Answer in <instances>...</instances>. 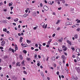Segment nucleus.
Segmentation results:
<instances>
[{
    "label": "nucleus",
    "mask_w": 80,
    "mask_h": 80,
    "mask_svg": "<svg viewBox=\"0 0 80 80\" xmlns=\"http://www.w3.org/2000/svg\"><path fill=\"white\" fill-rule=\"evenodd\" d=\"M43 8L45 10H46L47 11L48 10V8L46 5L44 6L43 7Z\"/></svg>",
    "instance_id": "nucleus-1"
},
{
    "label": "nucleus",
    "mask_w": 80,
    "mask_h": 80,
    "mask_svg": "<svg viewBox=\"0 0 80 80\" xmlns=\"http://www.w3.org/2000/svg\"><path fill=\"white\" fill-rule=\"evenodd\" d=\"M62 58H63V59H64V58H65V56L64 55L62 56Z\"/></svg>",
    "instance_id": "nucleus-33"
},
{
    "label": "nucleus",
    "mask_w": 80,
    "mask_h": 80,
    "mask_svg": "<svg viewBox=\"0 0 80 80\" xmlns=\"http://www.w3.org/2000/svg\"><path fill=\"white\" fill-rule=\"evenodd\" d=\"M67 42L68 43H69V45H72V42H71L69 40H67Z\"/></svg>",
    "instance_id": "nucleus-7"
},
{
    "label": "nucleus",
    "mask_w": 80,
    "mask_h": 80,
    "mask_svg": "<svg viewBox=\"0 0 80 80\" xmlns=\"http://www.w3.org/2000/svg\"><path fill=\"white\" fill-rule=\"evenodd\" d=\"M9 68L10 69H12V65H9Z\"/></svg>",
    "instance_id": "nucleus-49"
},
{
    "label": "nucleus",
    "mask_w": 80,
    "mask_h": 80,
    "mask_svg": "<svg viewBox=\"0 0 80 80\" xmlns=\"http://www.w3.org/2000/svg\"><path fill=\"white\" fill-rule=\"evenodd\" d=\"M80 20H78V21H77V23H80Z\"/></svg>",
    "instance_id": "nucleus-61"
},
{
    "label": "nucleus",
    "mask_w": 80,
    "mask_h": 80,
    "mask_svg": "<svg viewBox=\"0 0 80 80\" xmlns=\"http://www.w3.org/2000/svg\"><path fill=\"white\" fill-rule=\"evenodd\" d=\"M52 39H49V41H48L49 43H50L52 42Z\"/></svg>",
    "instance_id": "nucleus-30"
},
{
    "label": "nucleus",
    "mask_w": 80,
    "mask_h": 80,
    "mask_svg": "<svg viewBox=\"0 0 80 80\" xmlns=\"http://www.w3.org/2000/svg\"><path fill=\"white\" fill-rule=\"evenodd\" d=\"M14 46L15 47V50H18V47H17V45L15 44L14 45Z\"/></svg>",
    "instance_id": "nucleus-8"
},
{
    "label": "nucleus",
    "mask_w": 80,
    "mask_h": 80,
    "mask_svg": "<svg viewBox=\"0 0 80 80\" xmlns=\"http://www.w3.org/2000/svg\"><path fill=\"white\" fill-rule=\"evenodd\" d=\"M9 3V4L8 5L9 6H12V4L10 3Z\"/></svg>",
    "instance_id": "nucleus-35"
},
{
    "label": "nucleus",
    "mask_w": 80,
    "mask_h": 80,
    "mask_svg": "<svg viewBox=\"0 0 80 80\" xmlns=\"http://www.w3.org/2000/svg\"><path fill=\"white\" fill-rule=\"evenodd\" d=\"M12 48H10L9 49L8 51H9V52H10V51H11V50H12Z\"/></svg>",
    "instance_id": "nucleus-40"
},
{
    "label": "nucleus",
    "mask_w": 80,
    "mask_h": 80,
    "mask_svg": "<svg viewBox=\"0 0 80 80\" xmlns=\"http://www.w3.org/2000/svg\"><path fill=\"white\" fill-rule=\"evenodd\" d=\"M23 73H24V74H27V72H26L25 71H23Z\"/></svg>",
    "instance_id": "nucleus-34"
},
{
    "label": "nucleus",
    "mask_w": 80,
    "mask_h": 80,
    "mask_svg": "<svg viewBox=\"0 0 80 80\" xmlns=\"http://www.w3.org/2000/svg\"><path fill=\"white\" fill-rule=\"evenodd\" d=\"M66 25H69V22H67L66 23Z\"/></svg>",
    "instance_id": "nucleus-38"
},
{
    "label": "nucleus",
    "mask_w": 80,
    "mask_h": 80,
    "mask_svg": "<svg viewBox=\"0 0 80 80\" xmlns=\"http://www.w3.org/2000/svg\"><path fill=\"white\" fill-rule=\"evenodd\" d=\"M35 51H38V49H36L35 50Z\"/></svg>",
    "instance_id": "nucleus-62"
},
{
    "label": "nucleus",
    "mask_w": 80,
    "mask_h": 80,
    "mask_svg": "<svg viewBox=\"0 0 80 80\" xmlns=\"http://www.w3.org/2000/svg\"><path fill=\"white\" fill-rule=\"evenodd\" d=\"M40 7H43V5H42V3H41L40 4Z\"/></svg>",
    "instance_id": "nucleus-54"
},
{
    "label": "nucleus",
    "mask_w": 80,
    "mask_h": 80,
    "mask_svg": "<svg viewBox=\"0 0 80 80\" xmlns=\"http://www.w3.org/2000/svg\"><path fill=\"white\" fill-rule=\"evenodd\" d=\"M72 80H77V79L75 78H74Z\"/></svg>",
    "instance_id": "nucleus-64"
},
{
    "label": "nucleus",
    "mask_w": 80,
    "mask_h": 80,
    "mask_svg": "<svg viewBox=\"0 0 80 80\" xmlns=\"http://www.w3.org/2000/svg\"><path fill=\"white\" fill-rule=\"evenodd\" d=\"M61 9H62V8H61V7L59 8H58V10H61Z\"/></svg>",
    "instance_id": "nucleus-59"
},
{
    "label": "nucleus",
    "mask_w": 80,
    "mask_h": 80,
    "mask_svg": "<svg viewBox=\"0 0 80 80\" xmlns=\"http://www.w3.org/2000/svg\"><path fill=\"white\" fill-rule=\"evenodd\" d=\"M3 49V48L2 47H0V49H1V50H2V49Z\"/></svg>",
    "instance_id": "nucleus-46"
},
{
    "label": "nucleus",
    "mask_w": 80,
    "mask_h": 80,
    "mask_svg": "<svg viewBox=\"0 0 80 80\" xmlns=\"http://www.w3.org/2000/svg\"><path fill=\"white\" fill-rule=\"evenodd\" d=\"M2 5H3V3H2V2H1L0 3V6H2Z\"/></svg>",
    "instance_id": "nucleus-47"
},
{
    "label": "nucleus",
    "mask_w": 80,
    "mask_h": 80,
    "mask_svg": "<svg viewBox=\"0 0 80 80\" xmlns=\"http://www.w3.org/2000/svg\"><path fill=\"white\" fill-rule=\"evenodd\" d=\"M60 27L58 28L57 29V30H58H58H60Z\"/></svg>",
    "instance_id": "nucleus-39"
},
{
    "label": "nucleus",
    "mask_w": 80,
    "mask_h": 80,
    "mask_svg": "<svg viewBox=\"0 0 80 80\" xmlns=\"http://www.w3.org/2000/svg\"><path fill=\"white\" fill-rule=\"evenodd\" d=\"M37 65L38 66V67H39L40 64V63H37Z\"/></svg>",
    "instance_id": "nucleus-48"
},
{
    "label": "nucleus",
    "mask_w": 80,
    "mask_h": 80,
    "mask_svg": "<svg viewBox=\"0 0 80 80\" xmlns=\"http://www.w3.org/2000/svg\"><path fill=\"white\" fill-rule=\"evenodd\" d=\"M80 51V48H78L76 50V52H77L78 53H79Z\"/></svg>",
    "instance_id": "nucleus-4"
},
{
    "label": "nucleus",
    "mask_w": 80,
    "mask_h": 80,
    "mask_svg": "<svg viewBox=\"0 0 80 80\" xmlns=\"http://www.w3.org/2000/svg\"><path fill=\"white\" fill-rule=\"evenodd\" d=\"M19 58L21 60H22L23 59V57H22V55H19Z\"/></svg>",
    "instance_id": "nucleus-11"
},
{
    "label": "nucleus",
    "mask_w": 80,
    "mask_h": 80,
    "mask_svg": "<svg viewBox=\"0 0 80 80\" xmlns=\"http://www.w3.org/2000/svg\"><path fill=\"white\" fill-rule=\"evenodd\" d=\"M47 44L48 45H50V42H49L48 41V43H47Z\"/></svg>",
    "instance_id": "nucleus-56"
},
{
    "label": "nucleus",
    "mask_w": 80,
    "mask_h": 80,
    "mask_svg": "<svg viewBox=\"0 0 80 80\" xmlns=\"http://www.w3.org/2000/svg\"><path fill=\"white\" fill-rule=\"evenodd\" d=\"M4 12H7V9H4Z\"/></svg>",
    "instance_id": "nucleus-60"
},
{
    "label": "nucleus",
    "mask_w": 80,
    "mask_h": 80,
    "mask_svg": "<svg viewBox=\"0 0 80 80\" xmlns=\"http://www.w3.org/2000/svg\"><path fill=\"white\" fill-rule=\"evenodd\" d=\"M44 2L45 3H47V0H44Z\"/></svg>",
    "instance_id": "nucleus-57"
},
{
    "label": "nucleus",
    "mask_w": 80,
    "mask_h": 80,
    "mask_svg": "<svg viewBox=\"0 0 80 80\" xmlns=\"http://www.w3.org/2000/svg\"><path fill=\"white\" fill-rule=\"evenodd\" d=\"M37 27H35L34 28H33V29L34 30H36V29H37Z\"/></svg>",
    "instance_id": "nucleus-45"
},
{
    "label": "nucleus",
    "mask_w": 80,
    "mask_h": 80,
    "mask_svg": "<svg viewBox=\"0 0 80 80\" xmlns=\"http://www.w3.org/2000/svg\"><path fill=\"white\" fill-rule=\"evenodd\" d=\"M74 37L75 38L77 39V38H78V34H75L74 36Z\"/></svg>",
    "instance_id": "nucleus-6"
},
{
    "label": "nucleus",
    "mask_w": 80,
    "mask_h": 80,
    "mask_svg": "<svg viewBox=\"0 0 80 80\" xmlns=\"http://www.w3.org/2000/svg\"><path fill=\"white\" fill-rule=\"evenodd\" d=\"M23 53H27V51L25 50H24L23 51Z\"/></svg>",
    "instance_id": "nucleus-25"
},
{
    "label": "nucleus",
    "mask_w": 80,
    "mask_h": 80,
    "mask_svg": "<svg viewBox=\"0 0 80 80\" xmlns=\"http://www.w3.org/2000/svg\"><path fill=\"white\" fill-rule=\"evenodd\" d=\"M60 20H58L57 22L56 23V24H58V23H60Z\"/></svg>",
    "instance_id": "nucleus-15"
},
{
    "label": "nucleus",
    "mask_w": 80,
    "mask_h": 80,
    "mask_svg": "<svg viewBox=\"0 0 80 80\" xmlns=\"http://www.w3.org/2000/svg\"><path fill=\"white\" fill-rule=\"evenodd\" d=\"M41 74L42 76V77H44V74H43V73L42 72L41 73Z\"/></svg>",
    "instance_id": "nucleus-23"
},
{
    "label": "nucleus",
    "mask_w": 80,
    "mask_h": 80,
    "mask_svg": "<svg viewBox=\"0 0 80 80\" xmlns=\"http://www.w3.org/2000/svg\"><path fill=\"white\" fill-rule=\"evenodd\" d=\"M31 50H34V48L33 47H31Z\"/></svg>",
    "instance_id": "nucleus-53"
},
{
    "label": "nucleus",
    "mask_w": 80,
    "mask_h": 80,
    "mask_svg": "<svg viewBox=\"0 0 80 80\" xmlns=\"http://www.w3.org/2000/svg\"><path fill=\"white\" fill-rule=\"evenodd\" d=\"M3 32H6L7 31V28H5V29H3Z\"/></svg>",
    "instance_id": "nucleus-20"
},
{
    "label": "nucleus",
    "mask_w": 80,
    "mask_h": 80,
    "mask_svg": "<svg viewBox=\"0 0 80 80\" xmlns=\"http://www.w3.org/2000/svg\"><path fill=\"white\" fill-rule=\"evenodd\" d=\"M21 45L23 47H26V44H23V43H22L21 44Z\"/></svg>",
    "instance_id": "nucleus-10"
},
{
    "label": "nucleus",
    "mask_w": 80,
    "mask_h": 80,
    "mask_svg": "<svg viewBox=\"0 0 80 80\" xmlns=\"http://www.w3.org/2000/svg\"><path fill=\"white\" fill-rule=\"evenodd\" d=\"M37 54H35L34 55V58H37Z\"/></svg>",
    "instance_id": "nucleus-31"
},
{
    "label": "nucleus",
    "mask_w": 80,
    "mask_h": 80,
    "mask_svg": "<svg viewBox=\"0 0 80 80\" xmlns=\"http://www.w3.org/2000/svg\"><path fill=\"white\" fill-rule=\"evenodd\" d=\"M8 58V56H4V59H6V58Z\"/></svg>",
    "instance_id": "nucleus-26"
},
{
    "label": "nucleus",
    "mask_w": 80,
    "mask_h": 80,
    "mask_svg": "<svg viewBox=\"0 0 80 80\" xmlns=\"http://www.w3.org/2000/svg\"><path fill=\"white\" fill-rule=\"evenodd\" d=\"M23 39V38L22 37H21L20 38V42H22V39Z\"/></svg>",
    "instance_id": "nucleus-12"
},
{
    "label": "nucleus",
    "mask_w": 80,
    "mask_h": 80,
    "mask_svg": "<svg viewBox=\"0 0 80 80\" xmlns=\"http://www.w3.org/2000/svg\"><path fill=\"white\" fill-rule=\"evenodd\" d=\"M27 42L28 43H31V41L28 40H27Z\"/></svg>",
    "instance_id": "nucleus-16"
},
{
    "label": "nucleus",
    "mask_w": 80,
    "mask_h": 80,
    "mask_svg": "<svg viewBox=\"0 0 80 80\" xmlns=\"http://www.w3.org/2000/svg\"><path fill=\"white\" fill-rule=\"evenodd\" d=\"M26 60H28V61H30V58H27Z\"/></svg>",
    "instance_id": "nucleus-24"
},
{
    "label": "nucleus",
    "mask_w": 80,
    "mask_h": 80,
    "mask_svg": "<svg viewBox=\"0 0 80 80\" xmlns=\"http://www.w3.org/2000/svg\"><path fill=\"white\" fill-rule=\"evenodd\" d=\"M77 31L78 32H79L80 30V28H78L76 29Z\"/></svg>",
    "instance_id": "nucleus-18"
},
{
    "label": "nucleus",
    "mask_w": 80,
    "mask_h": 80,
    "mask_svg": "<svg viewBox=\"0 0 80 80\" xmlns=\"http://www.w3.org/2000/svg\"><path fill=\"white\" fill-rule=\"evenodd\" d=\"M54 45H58V43L57 42H55L53 44Z\"/></svg>",
    "instance_id": "nucleus-29"
},
{
    "label": "nucleus",
    "mask_w": 80,
    "mask_h": 80,
    "mask_svg": "<svg viewBox=\"0 0 80 80\" xmlns=\"http://www.w3.org/2000/svg\"><path fill=\"white\" fill-rule=\"evenodd\" d=\"M18 20V18H16L14 20V22H17Z\"/></svg>",
    "instance_id": "nucleus-14"
},
{
    "label": "nucleus",
    "mask_w": 80,
    "mask_h": 80,
    "mask_svg": "<svg viewBox=\"0 0 80 80\" xmlns=\"http://www.w3.org/2000/svg\"><path fill=\"white\" fill-rule=\"evenodd\" d=\"M9 39L10 40H13V38H12L10 37L9 38Z\"/></svg>",
    "instance_id": "nucleus-19"
},
{
    "label": "nucleus",
    "mask_w": 80,
    "mask_h": 80,
    "mask_svg": "<svg viewBox=\"0 0 80 80\" xmlns=\"http://www.w3.org/2000/svg\"><path fill=\"white\" fill-rule=\"evenodd\" d=\"M24 62H25V60H23V61L22 62V65H23V64H24Z\"/></svg>",
    "instance_id": "nucleus-37"
},
{
    "label": "nucleus",
    "mask_w": 80,
    "mask_h": 80,
    "mask_svg": "<svg viewBox=\"0 0 80 80\" xmlns=\"http://www.w3.org/2000/svg\"><path fill=\"white\" fill-rule=\"evenodd\" d=\"M67 50V48H64L63 50H64V51H66V50Z\"/></svg>",
    "instance_id": "nucleus-28"
},
{
    "label": "nucleus",
    "mask_w": 80,
    "mask_h": 80,
    "mask_svg": "<svg viewBox=\"0 0 80 80\" xmlns=\"http://www.w3.org/2000/svg\"><path fill=\"white\" fill-rule=\"evenodd\" d=\"M66 66L67 67H68V63L66 64Z\"/></svg>",
    "instance_id": "nucleus-63"
},
{
    "label": "nucleus",
    "mask_w": 80,
    "mask_h": 80,
    "mask_svg": "<svg viewBox=\"0 0 80 80\" xmlns=\"http://www.w3.org/2000/svg\"><path fill=\"white\" fill-rule=\"evenodd\" d=\"M75 68L78 72H80V68L78 67V68Z\"/></svg>",
    "instance_id": "nucleus-3"
},
{
    "label": "nucleus",
    "mask_w": 80,
    "mask_h": 80,
    "mask_svg": "<svg viewBox=\"0 0 80 80\" xmlns=\"http://www.w3.org/2000/svg\"><path fill=\"white\" fill-rule=\"evenodd\" d=\"M55 2H56V3H58L59 5H60V2L59 0H56L55 1Z\"/></svg>",
    "instance_id": "nucleus-5"
},
{
    "label": "nucleus",
    "mask_w": 80,
    "mask_h": 80,
    "mask_svg": "<svg viewBox=\"0 0 80 80\" xmlns=\"http://www.w3.org/2000/svg\"><path fill=\"white\" fill-rule=\"evenodd\" d=\"M8 20H10V19H11V17H8Z\"/></svg>",
    "instance_id": "nucleus-50"
},
{
    "label": "nucleus",
    "mask_w": 80,
    "mask_h": 80,
    "mask_svg": "<svg viewBox=\"0 0 80 80\" xmlns=\"http://www.w3.org/2000/svg\"><path fill=\"white\" fill-rule=\"evenodd\" d=\"M59 72L58 71V72H57V74L58 75H59Z\"/></svg>",
    "instance_id": "nucleus-42"
},
{
    "label": "nucleus",
    "mask_w": 80,
    "mask_h": 80,
    "mask_svg": "<svg viewBox=\"0 0 80 80\" xmlns=\"http://www.w3.org/2000/svg\"><path fill=\"white\" fill-rule=\"evenodd\" d=\"M35 46L36 47H38V44H36Z\"/></svg>",
    "instance_id": "nucleus-58"
},
{
    "label": "nucleus",
    "mask_w": 80,
    "mask_h": 80,
    "mask_svg": "<svg viewBox=\"0 0 80 80\" xmlns=\"http://www.w3.org/2000/svg\"><path fill=\"white\" fill-rule=\"evenodd\" d=\"M61 1H62V2L63 3H65V0H61Z\"/></svg>",
    "instance_id": "nucleus-22"
},
{
    "label": "nucleus",
    "mask_w": 80,
    "mask_h": 80,
    "mask_svg": "<svg viewBox=\"0 0 80 80\" xmlns=\"http://www.w3.org/2000/svg\"><path fill=\"white\" fill-rule=\"evenodd\" d=\"M52 60L53 61L55 60V57H52Z\"/></svg>",
    "instance_id": "nucleus-21"
},
{
    "label": "nucleus",
    "mask_w": 80,
    "mask_h": 80,
    "mask_svg": "<svg viewBox=\"0 0 80 80\" xmlns=\"http://www.w3.org/2000/svg\"><path fill=\"white\" fill-rule=\"evenodd\" d=\"M11 51L12 52H13V53H14V52H15L14 51V50L13 49H12Z\"/></svg>",
    "instance_id": "nucleus-44"
},
{
    "label": "nucleus",
    "mask_w": 80,
    "mask_h": 80,
    "mask_svg": "<svg viewBox=\"0 0 80 80\" xmlns=\"http://www.w3.org/2000/svg\"><path fill=\"white\" fill-rule=\"evenodd\" d=\"M47 24H46L45 27H44V28L45 29H46L47 28Z\"/></svg>",
    "instance_id": "nucleus-27"
},
{
    "label": "nucleus",
    "mask_w": 80,
    "mask_h": 80,
    "mask_svg": "<svg viewBox=\"0 0 80 80\" xmlns=\"http://www.w3.org/2000/svg\"><path fill=\"white\" fill-rule=\"evenodd\" d=\"M2 22L3 23H7V21H6V20H3Z\"/></svg>",
    "instance_id": "nucleus-13"
},
{
    "label": "nucleus",
    "mask_w": 80,
    "mask_h": 80,
    "mask_svg": "<svg viewBox=\"0 0 80 80\" xmlns=\"http://www.w3.org/2000/svg\"><path fill=\"white\" fill-rule=\"evenodd\" d=\"M38 57L39 58H41V56L39 55H38Z\"/></svg>",
    "instance_id": "nucleus-55"
},
{
    "label": "nucleus",
    "mask_w": 80,
    "mask_h": 80,
    "mask_svg": "<svg viewBox=\"0 0 80 80\" xmlns=\"http://www.w3.org/2000/svg\"><path fill=\"white\" fill-rule=\"evenodd\" d=\"M10 8L11 9V10L12 11V9H13V7H11Z\"/></svg>",
    "instance_id": "nucleus-52"
},
{
    "label": "nucleus",
    "mask_w": 80,
    "mask_h": 80,
    "mask_svg": "<svg viewBox=\"0 0 80 80\" xmlns=\"http://www.w3.org/2000/svg\"><path fill=\"white\" fill-rule=\"evenodd\" d=\"M48 3H49V4H50V5H52V3L51 1L49 2H48Z\"/></svg>",
    "instance_id": "nucleus-43"
},
{
    "label": "nucleus",
    "mask_w": 80,
    "mask_h": 80,
    "mask_svg": "<svg viewBox=\"0 0 80 80\" xmlns=\"http://www.w3.org/2000/svg\"><path fill=\"white\" fill-rule=\"evenodd\" d=\"M45 23L44 22H42L41 24V25H42V28H44V26H45Z\"/></svg>",
    "instance_id": "nucleus-9"
},
{
    "label": "nucleus",
    "mask_w": 80,
    "mask_h": 80,
    "mask_svg": "<svg viewBox=\"0 0 80 80\" xmlns=\"http://www.w3.org/2000/svg\"><path fill=\"white\" fill-rule=\"evenodd\" d=\"M19 63H20V62H18L17 63H16V65L17 66H18V64H19Z\"/></svg>",
    "instance_id": "nucleus-36"
},
{
    "label": "nucleus",
    "mask_w": 80,
    "mask_h": 80,
    "mask_svg": "<svg viewBox=\"0 0 80 80\" xmlns=\"http://www.w3.org/2000/svg\"><path fill=\"white\" fill-rule=\"evenodd\" d=\"M43 46H45V45H46V43H44L42 44Z\"/></svg>",
    "instance_id": "nucleus-51"
},
{
    "label": "nucleus",
    "mask_w": 80,
    "mask_h": 80,
    "mask_svg": "<svg viewBox=\"0 0 80 80\" xmlns=\"http://www.w3.org/2000/svg\"><path fill=\"white\" fill-rule=\"evenodd\" d=\"M55 33L53 34L52 35V37H55Z\"/></svg>",
    "instance_id": "nucleus-41"
},
{
    "label": "nucleus",
    "mask_w": 80,
    "mask_h": 80,
    "mask_svg": "<svg viewBox=\"0 0 80 80\" xmlns=\"http://www.w3.org/2000/svg\"><path fill=\"white\" fill-rule=\"evenodd\" d=\"M24 17H27V14H25L23 15Z\"/></svg>",
    "instance_id": "nucleus-32"
},
{
    "label": "nucleus",
    "mask_w": 80,
    "mask_h": 80,
    "mask_svg": "<svg viewBox=\"0 0 80 80\" xmlns=\"http://www.w3.org/2000/svg\"><path fill=\"white\" fill-rule=\"evenodd\" d=\"M71 48L72 50H75V48H74V47H71Z\"/></svg>",
    "instance_id": "nucleus-17"
},
{
    "label": "nucleus",
    "mask_w": 80,
    "mask_h": 80,
    "mask_svg": "<svg viewBox=\"0 0 80 80\" xmlns=\"http://www.w3.org/2000/svg\"><path fill=\"white\" fill-rule=\"evenodd\" d=\"M2 46H3L5 44V42L2 41L1 43Z\"/></svg>",
    "instance_id": "nucleus-2"
}]
</instances>
